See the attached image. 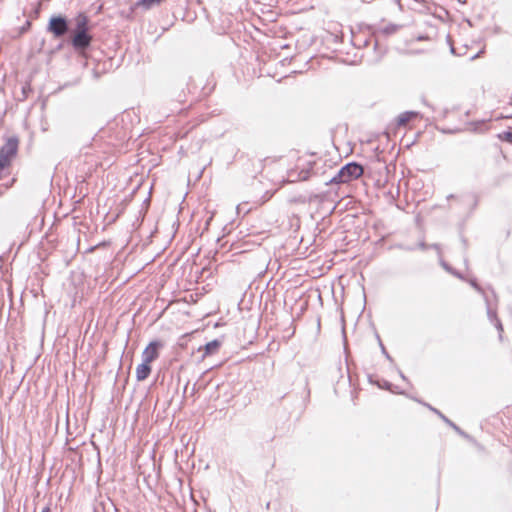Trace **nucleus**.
Returning <instances> with one entry per match:
<instances>
[{
  "instance_id": "obj_1",
  "label": "nucleus",
  "mask_w": 512,
  "mask_h": 512,
  "mask_svg": "<svg viewBox=\"0 0 512 512\" xmlns=\"http://www.w3.org/2000/svg\"><path fill=\"white\" fill-rule=\"evenodd\" d=\"M316 164L317 159L315 153H304L299 155L295 160L294 166L288 170L287 179L283 180L279 187L274 191L266 192V198L263 203L269 200L279 188L284 186V184L308 180L311 177Z\"/></svg>"
},
{
  "instance_id": "obj_2",
  "label": "nucleus",
  "mask_w": 512,
  "mask_h": 512,
  "mask_svg": "<svg viewBox=\"0 0 512 512\" xmlns=\"http://www.w3.org/2000/svg\"><path fill=\"white\" fill-rule=\"evenodd\" d=\"M363 172L364 169L360 164L351 162L339 170L337 175L333 177L332 182L336 184L348 183L352 180L360 178L363 175Z\"/></svg>"
},
{
  "instance_id": "obj_3",
  "label": "nucleus",
  "mask_w": 512,
  "mask_h": 512,
  "mask_svg": "<svg viewBox=\"0 0 512 512\" xmlns=\"http://www.w3.org/2000/svg\"><path fill=\"white\" fill-rule=\"evenodd\" d=\"M420 119V114L415 111H406L401 113L392 123L386 132L387 136L389 137L390 134L396 135L397 132L401 129H412L413 123Z\"/></svg>"
},
{
  "instance_id": "obj_4",
  "label": "nucleus",
  "mask_w": 512,
  "mask_h": 512,
  "mask_svg": "<svg viewBox=\"0 0 512 512\" xmlns=\"http://www.w3.org/2000/svg\"><path fill=\"white\" fill-rule=\"evenodd\" d=\"M48 31L56 38L63 36L68 31L66 18L63 16L51 17L48 23Z\"/></svg>"
},
{
  "instance_id": "obj_5",
  "label": "nucleus",
  "mask_w": 512,
  "mask_h": 512,
  "mask_svg": "<svg viewBox=\"0 0 512 512\" xmlns=\"http://www.w3.org/2000/svg\"><path fill=\"white\" fill-rule=\"evenodd\" d=\"M163 344L160 341H151L142 351V360L152 364L159 357V350Z\"/></svg>"
},
{
  "instance_id": "obj_6",
  "label": "nucleus",
  "mask_w": 512,
  "mask_h": 512,
  "mask_svg": "<svg viewBox=\"0 0 512 512\" xmlns=\"http://www.w3.org/2000/svg\"><path fill=\"white\" fill-rule=\"evenodd\" d=\"M88 32L89 31H74L72 45L77 49L87 48L92 41V36Z\"/></svg>"
},
{
  "instance_id": "obj_7",
  "label": "nucleus",
  "mask_w": 512,
  "mask_h": 512,
  "mask_svg": "<svg viewBox=\"0 0 512 512\" xmlns=\"http://www.w3.org/2000/svg\"><path fill=\"white\" fill-rule=\"evenodd\" d=\"M18 148V141L16 139H9L0 150V155L11 163L12 158L16 155Z\"/></svg>"
},
{
  "instance_id": "obj_8",
  "label": "nucleus",
  "mask_w": 512,
  "mask_h": 512,
  "mask_svg": "<svg viewBox=\"0 0 512 512\" xmlns=\"http://www.w3.org/2000/svg\"><path fill=\"white\" fill-rule=\"evenodd\" d=\"M152 371L151 364L142 360V362L136 367V379L138 381H144L148 378Z\"/></svg>"
},
{
  "instance_id": "obj_9",
  "label": "nucleus",
  "mask_w": 512,
  "mask_h": 512,
  "mask_svg": "<svg viewBox=\"0 0 512 512\" xmlns=\"http://www.w3.org/2000/svg\"><path fill=\"white\" fill-rule=\"evenodd\" d=\"M75 31H89V18L85 13H79L74 18Z\"/></svg>"
},
{
  "instance_id": "obj_10",
  "label": "nucleus",
  "mask_w": 512,
  "mask_h": 512,
  "mask_svg": "<svg viewBox=\"0 0 512 512\" xmlns=\"http://www.w3.org/2000/svg\"><path fill=\"white\" fill-rule=\"evenodd\" d=\"M221 343L218 340H213L211 342H208L204 347V357H207L209 355H212L216 353L220 347Z\"/></svg>"
},
{
  "instance_id": "obj_11",
  "label": "nucleus",
  "mask_w": 512,
  "mask_h": 512,
  "mask_svg": "<svg viewBox=\"0 0 512 512\" xmlns=\"http://www.w3.org/2000/svg\"><path fill=\"white\" fill-rule=\"evenodd\" d=\"M500 138L502 140L512 143V131L503 132L502 134H500Z\"/></svg>"
},
{
  "instance_id": "obj_12",
  "label": "nucleus",
  "mask_w": 512,
  "mask_h": 512,
  "mask_svg": "<svg viewBox=\"0 0 512 512\" xmlns=\"http://www.w3.org/2000/svg\"><path fill=\"white\" fill-rule=\"evenodd\" d=\"M10 165V162L7 160V158H4L0 155V171L7 168Z\"/></svg>"
},
{
  "instance_id": "obj_13",
  "label": "nucleus",
  "mask_w": 512,
  "mask_h": 512,
  "mask_svg": "<svg viewBox=\"0 0 512 512\" xmlns=\"http://www.w3.org/2000/svg\"><path fill=\"white\" fill-rule=\"evenodd\" d=\"M43 512H49V508H46Z\"/></svg>"
}]
</instances>
